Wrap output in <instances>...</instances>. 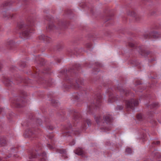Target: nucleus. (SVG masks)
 <instances>
[{
  "mask_svg": "<svg viewBox=\"0 0 161 161\" xmlns=\"http://www.w3.org/2000/svg\"><path fill=\"white\" fill-rule=\"evenodd\" d=\"M138 103L139 101L138 100H134V99L126 101V106L130 108H132L133 106H136Z\"/></svg>",
  "mask_w": 161,
  "mask_h": 161,
  "instance_id": "1",
  "label": "nucleus"
},
{
  "mask_svg": "<svg viewBox=\"0 0 161 161\" xmlns=\"http://www.w3.org/2000/svg\"><path fill=\"white\" fill-rule=\"evenodd\" d=\"M37 133L32 130H29L28 132V135L30 137L34 138L36 136Z\"/></svg>",
  "mask_w": 161,
  "mask_h": 161,
  "instance_id": "2",
  "label": "nucleus"
},
{
  "mask_svg": "<svg viewBox=\"0 0 161 161\" xmlns=\"http://www.w3.org/2000/svg\"><path fill=\"white\" fill-rule=\"evenodd\" d=\"M104 120L105 123L103 122V123L105 124L104 125H105L106 124H107L108 123L110 122L111 121V117L109 115L105 116L104 117Z\"/></svg>",
  "mask_w": 161,
  "mask_h": 161,
  "instance_id": "3",
  "label": "nucleus"
},
{
  "mask_svg": "<svg viewBox=\"0 0 161 161\" xmlns=\"http://www.w3.org/2000/svg\"><path fill=\"white\" fill-rule=\"evenodd\" d=\"M75 153L77 154L80 155H81L83 154V152L82 149L79 148H78L75 151Z\"/></svg>",
  "mask_w": 161,
  "mask_h": 161,
  "instance_id": "4",
  "label": "nucleus"
},
{
  "mask_svg": "<svg viewBox=\"0 0 161 161\" xmlns=\"http://www.w3.org/2000/svg\"><path fill=\"white\" fill-rule=\"evenodd\" d=\"M29 30H30V28L27 30L23 32L22 35L24 37L26 38L29 36L30 33L31 32V31H29Z\"/></svg>",
  "mask_w": 161,
  "mask_h": 161,
  "instance_id": "5",
  "label": "nucleus"
},
{
  "mask_svg": "<svg viewBox=\"0 0 161 161\" xmlns=\"http://www.w3.org/2000/svg\"><path fill=\"white\" fill-rule=\"evenodd\" d=\"M39 39L41 40H45L48 41L49 40V38L47 36H45L43 35H42L39 37Z\"/></svg>",
  "mask_w": 161,
  "mask_h": 161,
  "instance_id": "6",
  "label": "nucleus"
},
{
  "mask_svg": "<svg viewBox=\"0 0 161 161\" xmlns=\"http://www.w3.org/2000/svg\"><path fill=\"white\" fill-rule=\"evenodd\" d=\"M95 120L97 124H100L102 119V117L99 116H97L95 118Z\"/></svg>",
  "mask_w": 161,
  "mask_h": 161,
  "instance_id": "7",
  "label": "nucleus"
},
{
  "mask_svg": "<svg viewBox=\"0 0 161 161\" xmlns=\"http://www.w3.org/2000/svg\"><path fill=\"white\" fill-rule=\"evenodd\" d=\"M6 143V141L5 139L4 138H0V144L1 146H4L5 145Z\"/></svg>",
  "mask_w": 161,
  "mask_h": 161,
  "instance_id": "8",
  "label": "nucleus"
},
{
  "mask_svg": "<svg viewBox=\"0 0 161 161\" xmlns=\"http://www.w3.org/2000/svg\"><path fill=\"white\" fill-rule=\"evenodd\" d=\"M55 28V26L53 24H51L48 25L47 27V29L49 31L53 30Z\"/></svg>",
  "mask_w": 161,
  "mask_h": 161,
  "instance_id": "9",
  "label": "nucleus"
},
{
  "mask_svg": "<svg viewBox=\"0 0 161 161\" xmlns=\"http://www.w3.org/2000/svg\"><path fill=\"white\" fill-rule=\"evenodd\" d=\"M108 102L109 103H112L115 101L114 98L113 96L109 97L108 100Z\"/></svg>",
  "mask_w": 161,
  "mask_h": 161,
  "instance_id": "10",
  "label": "nucleus"
},
{
  "mask_svg": "<svg viewBox=\"0 0 161 161\" xmlns=\"http://www.w3.org/2000/svg\"><path fill=\"white\" fill-rule=\"evenodd\" d=\"M142 116L141 114H138L137 115V118L139 120H141L142 119Z\"/></svg>",
  "mask_w": 161,
  "mask_h": 161,
  "instance_id": "11",
  "label": "nucleus"
},
{
  "mask_svg": "<svg viewBox=\"0 0 161 161\" xmlns=\"http://www.w3.org/2000/svg\"><path fill=\"white\" fill-rule=\"evenodd\" d=\"M126 152L128 153H131V150L130 148H128L126 149Z\"/></svg>",
  "mask_w": 161,
  "mask_h": 161,
  "instance_id": "12",
  "label": "nucleus"
},
{
  "mask_svg": "<svg viewBox=\"0 0 161 161\" xmlns=\"http://www.w3.org/2000/svg\"><path fill=\"white\" fill-rule=\"evenodd\" d=\"M135 19L137 21H139L141 18V17L138 15H136L135 17Z\"/></svg>",
  "mask_w": 161,
  "mask_h": 161,
  "instance_id": "13",
  "label": "nucleus"
},
{
  "mask_svg": "<svg viewBox=\"0 0 161 161\" xmlns=\"http://www.w3.org/2000/svg\"><path fill=\"white\" fill-rule=\"evenodd\" d=\"M88 121L89 122H87L88 125H90L91 124V122L89 120H88Z\"/></svg>",
  "mask_w": 161,
  "mask_h": 161,
  "instance_id": "14",
  "label": "nucleus"
},
{
  "mask_svg": "<svg viewBox=\"0 0 161 161\" xmlns=\"http://www.w3.org/2000/svg\"><path fill=\"white\" fill-rule=\"evenodd\" d=\"M122 107H119V110H121V109H122Z\"/></svg>",
  "mask_w": 161,
  "mask_h": 161,
  "instance_id": "15",
  "label": "nucleus"
},
{
  "mask_svg": "<svg viewBox=\"0 0 161 161\" xmlns=\"http://www.w3.org/2000/svg\"><path fill=\"white\" fill-rule=\"evenodd\" d=\"M43 159H44V160H46V157L45 156H44L43 157Z\"/></svg>",
  "mask_w": 161,
  "mask_h": 161,
  "instance_id": "16",
  "label": "nucleus"
},
{
  "mask_svg": "<svg viewBox=\"0 0 161 161\" xmlns=\"http://www.w3.org/2000/svg\"><path fill=\"white\" fill-rule=\"evenodd\" d=\"M159 142L158 141H157L156 142V144H159Z\"/></svg>",
  "mask_w": 161,
  "mask_h": 161,
  "instance_id": "17",
  "label": "nucleus"
},
{
  "mask_svg": "<svg viewBox=\"0 0 161 161\" xmlns=\"http://www.w3.org/2000/svg\"><path fill=\"white\" fill-rule=\"evenodd\" d=\"M131 47H132L133 46V45L132 44L131 45H130Z\"/></svg>",
  "mask_w": 161,
  "mask_h": 161,
  "instance_id": "18",
  "label": "nucleus"
},
{
  "mask_svg": "<svg viewBox=\"0 0 161 161\" xmlns=\"http://www.w3.org/2000/svg\"><path fill=\"white\" fill-rule=\"evenodd\" d=\"M91 46V44H90V46H88V47H90Z\"/></svg>",
  "mask_w": 161,
  "mask_h": 161,
  "instance_id": "19",
  "label": "nucleus"
},
{
  "mask_svg": "<svg viewBox=\"0 0 161 161\" xmlns=\"http://www.w3.org/2000/svg\"><path fill=\"white\" fill-rule=\"evenodd\" d=\"M31 25V26H32V25Z\"/></svg>",
  "mask_w": 161,
  "mask_h": 161,
  "instance_id": "20",
  "label": "nucleus"
}]
</instances>
